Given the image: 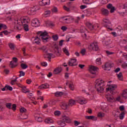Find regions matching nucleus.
Returning a JSON list of instances; mask_svg holds the SVG:
<instances>
[{
  "instance_id": "1",
  "label": "nucleus",
  "mask_w": 127,
  "mask_h": 127,
  "mask_svg": "<svg viewBox=\"0 0 127 127\" xmlns=\"http://www.w3.org/2000/svg\"><path fill=\"white\" fill-rule=\"evenodd\" d=\"M29 21H30V19L28 17H22L14 22V28L16 30H21V25L22 24L24 30L28 31L29 30V26H28Z\"/></svg>"
},
{
  "instance_id": "2",
  "label": "nucleus",
  "mask_w": 127,
  "mask_h": 127,
  "mask_svg": "<svg viewBox=\"0 0 127 127\" xmlns=\"http://www.w3.org/2000/svg\"><path fill=\"white\" fill-rule=\"evenodd\" d=\"M37 35L35 37L32 38L33 43L39 44L41 41L43 42H47L48 40V33L46 32L39 31L37 33Z\"/></svg>"
},
{
  "instance_id": "3",
  "label": "nucleus",
  "mask_w": 127,
  "mask_h": 127,
  "mask_svg": "<svg viewBox=\"0 0 127 127\" xmlns=\"http://www.w3.org/2000/svg\"><path fill=\"white\" fill-rule=\"evenodd\" d=\"M106 98L108 102H109V103H114V102H116V101H117L118 102H121V101H123V98H124V99H127V89L124 90L123 93L121 95V96H118L116 99L112 95L110 94H107L106 95Z\"/></svg>"
},
{
  "instance_id": "4",
  "label": "nucleus",
  "mask_w": 127,
  "mask_h": 127,
  "mask_svg": "<svg viewBox=\"0 0 127 127\" xmlns=\"http://www.w3.org/2000/svg\"><path fill=\"white\" fill-rule=\"evenodd\" d=\"M106 87V82L102 79H97L95 83V87L97 92L102 93Z\"/></svg>"
},
{
  "instance_id": "5",
  "label": "nucleus",
  "mask_w": 127,
  "mask_h": 127,
  "mask_svg": "<svg viewBox=\"0 0 127 127\" xmlns=\"http://www.w3.org/2000/svg\"><path fill=\"white\" fill-rule=\"evenodd\" d=\"M66 123H71V119L65 115L63 116L62 120L58 122V124L61 127H65Z\"/></svg>"
},
{
  "instance_id": "6",
  "label": "nucleus",
  "mask_w": 127,
  "mask_h": 127,
  "mask_svg": "<svg viewBox=\"0 0 127 127\" xmlns=\"http://www.w3.org/2000/svg\"><path fill=\"white\" fill-rule=\"evenodd\" d=\"M41 50H43L46 55L44 56V58H48L49 61L51 60L52 58H54V55L51 53H47V49H46V47L43 46L41 48Z\"/></svg>"
},
{
  "instance_id": "7",
  "label": "nucleus",
  "mask_w": 127,
  "mask_h": 127,
  "mask_svg": "<svg viewBox=\"0 0 127 127\" xmlns=\"http://www.w3.org/2000/svg\"><path fill=\"white\" fill-rule=\"evenodd\" d=\"M117 88V85L115 84H111L108 86V87L106 88V91L107 92H110L112 95H115L116 94V92H115V90Z\"/></svg>"
},
{
  "instance_id": "8",
  "label": "nucleus",
  "mask_w": 127,
  "mask_h": 127,
  "mask_svg": "<svg viewBox=\"0 0 127 127\" xmlns=\"http://www.w3.org/2000/svg\"><path fill=\"white\" fill-rule=\"evenodd\" d=\"M116 30L117 31V34L116 32H111L112 35H113L114 37H116L117 35H122L123 33V27L121 26H119L117 28H116Z\"/></svg>"
},
{
  "instance_id": "9",
  "label": "nucleus",
  "mask_w": 127,
  "mask_h": 127,
  "mask_svg": "<svg viewBox=\"0 0 127 127\" xmlns=\"http://www.w3.org/2000/svg\"><path fill=\"white\" fill-rule=\"evenodd\" d=\"M86 25L90 30H96V28H99V24H95V25L92 24L90 22H87Z\"/></svg>"
},
{
  "instance_id": "10",
  "label": "nucleus",
  "mask_w": 127,
  "mask_h": 127,
  "mask_svg": "<svg viewBox=\"0 0 127 127\" xmlns=\"http://www.w3.org/2000/svg\"><path fill=\"white\" fill-rule=\"evenodd\" d=\"M73 17L71 16H66L62 17V20L64 23L65 24H68V23H71V21L73 20Z\"/></svg>"
},
{
  "instance_id": "11",
  "label": "nucleus",
  "mask_w": 127,
  "mask_h": 127,
  "mask_svg": "<svg viewBox=\"0 0 127 127\" xmlns=\"http://www.w3.org/2000/svg\"><path fill=\"white\" fill-rule=\"evenodd\" d=\"M103 24L105 27H107V28L109 29V30H113L112 28H110V26H111V21H110V20L108 19H104L103 20Z\"/></svg>"
},
{
  "instance_id": "12",
  "label": "nucleus",
  "mask_w": 127,
  "mask_h": 127,
  "mask_svg": "<svg viewBox=\"0 0 127 127\" xmlns=\"http://www.w3.org/2000/svg\"><path fill=\"white\" fill-rule=\"evenodd\" d=\"M89 49L91 50H93V51H98L99 50V47L97 42H93L90 44L89 46Z\"/></svg>"
},
{
  "instance_id": "13",
  "label": "nucleus",
  "mask_w": 127,
  "mask_h": 127,
  "mask_svg": "<svg viewBox=\"0 0 127 127\" xmlns=\"http://www.w3.org/2000/svg\"><path fill=\"white\" fill-rule=\"evenodd\" d=\"M99 70V68H98L96 66L91 65L89 66V72L91 74H93V75H96V73H97V71Z\"/></svg>"
},
{
  "instance_id": "14",
  "label": "nucleus",
  "mask_w": 127,
  "mask_h": 127,
  "mask_svg": "<svg viewBox=\"0 0 127 127\" xmlns=\"http://www.w3.org/2000/svg\"><path fill=\"white\" fill-rule=\"evenodd\" d=\"M17 66V58H13L12 61L10 62V67L11 68H14Z\"/></svg>"
},
{
  "instance_id": "15",
  "label": "nucleus",
  "mask_w": 127,
  "mask_h": 127,
  "mask_svg": "<svg viewBox=\"0 0 127 127\" xmlns=\"http://www.w3.org/2000/svg\"><path fill=\"white\" fill-rule=\"evenodd\" d=\"M76 101L79 103L80 105H84V104H87V100L83 97H78L76 99Z\"/></svg>"
},
{
  "instance_id": "16",
  "label": "nucleus",
  "mask_w": 127,
  "mask_h": 127,
  "mask_svg": "<svg viewBox=\"0 0 127 127\" xmlns=\"http://www.w3.org/2000/svg\"><path fill=\"white\" fill-rule=\"evenodd\" d=\"M5 106L7 109H9L10 110L12 109L13 111L16 110V105L15 104H11V103H6Z\"/></svg>"
},
{
  "instance_id": "17",
  "label": "nucleus",
  "mask_w": 127,
  "mask_h": 127,
  "mask_svg": "<svg viewBox=\"0 0 127 127\" xmlns=\"http://www.w3.org/2000/svg\"><path fill=\"white\" fill-rule=\"evenodd\" d=\"M39 9V7L37 6H33V7L29 9L28 14H31L33 13V12H35L36 10H38Z\"/></svg>"
},
{
  "instance_id": "18",
  "label": "nucleus",
  "mask_w": 127,
  "mask_h": 127,
  "mask_svg": "<svg viewBox=\"0 0 127 127\" xmlns=\"http://www.w3.org/2000/svg\"><path fill=\"white\" fill-rule=\"evenodd\" d=\"M40 25V22L37 19H34L32 21V26L35 27H38Z\"/></svg>"
},
{
  "instance_id": "19",
  "label": "nucleus",
  "mask_w": 127,
  "mask_h": 127,
  "mask_svg": "<svg viewBox=\"0 0 127 127\" xmlns=\"http://www.w3.org/2000/svg\"><path fill=\"white\" fill-rule=\"evenodd\" d=\"M40 5L44 6V5H49L50 4V0H42L39 2Z\"/></svg>"
},
{
  "instance_id": "20",
  "label": "nucleus",
  "mask_w": 127,
  "mask_h": 127,
  "mask_svg": "<svg viewBox=\"0 0 127 127\" xmlns=\"http://www.w3.org/2000/svg\"><path fill=\"white\" fill-rule=\"evenodd\" d=\"M77 60L76 59H71L67 63L68 66H76L77 65Z\"/></svg>"
},
{
  "instance_id": "21",
  "label": "nucleus",
  "mask_w": 127,
  "mask_h": 127,
  "mask_svg": "<svg viewBox=\"0 0 127 127\" xmlns=\"http://www.w3.org/2000/svg\"><path fill=\"white\" fill-rule=\"evenodd\" d=\"M112 67V64L109 63H106L105 65L102 66V68L104 70H107V71H110L111 70V67Z\"/></svg>"
},
{
  "instance_id": "22",
  "label": "nucleus",
  "mask_w": 127,
  "mask_h": 127,
  "mask_svg": "<svg viewBox=\"0 0 127 127\" xmlns=\"http://www.w3.org/2000/svg\"><path fill=\"white\" fill-rule=\"evenodd\" d=\"M18 86H19V87H20V88H21L22 92H23V93H26L29 92V90H28V89L26 88V86L22 85L20 84H18Z\"/></svg>"
},
{
  "instance_id": "23",
  "label": "nucleus",
  "mask_w": 127,
  "mask_h": 127,
  "mask_svg": "<svg viewBox=\"0 0 127 127\" xmlns=\"http://www.w3.org/2000/svg\"><path fill=\"white\" fill-rule=\"evenodd\" d=\"M100 109L104 111V112H108V110H109V108H108L107 104L105 103V104H102L100 106Z\"/></svg>"
},
{
  "instance_id": "24",
  "label": "nucleus",
  "mask_w": 127,
  "mask_h": 127,
  "mask_svg": "<svg viewBox=\"0 0 127 127\" xmlns=\"http://www.w3.org/2000/svg\"><path fill=\"white\" fill-rule=\"evenodd\" d=\"M1 89L3 92H4V91H7V90H9V91H12V88L8 85H6L4 87L1 88Z\"/></svg>"
},
{
  "instance_id": "25",
  "label": "nucleus",
  "mask_w": 127,
  "mask_h": 127,
  "mask_svg": "<svg viewBox=\"0 0 127 127\" xmlns=\"http://www.w3.org/2000/svg\"><path fill=\"white\" fill-rule=\"evenodd\" d=\"M55 51V53L57 56H60L61 55V49L58 48V47H56Z\"/></svg>"
},
{
  "instance_id": "26",
  "label": "nucleus",
  "mask_w": 127,
  "mask_h": 127,
  "mask_svg": "<svg viewBox=\"0 0 127 127\" xmlns=\"http://www.w3.org/2000/svg\"><path fill=\"white\" fill-rule=\"evenodd\" d=\"M60 106L62 109H63V110H67V109H68V107H69V105H68L67 103L64 102H62L60 104Z\"/></svg>"
},
{
  "instance_id": "27",
  "label": "nucleus",
  "mask_w": 127,
  "mask_h": 127,
  "mask_svg": "<svg viewBox=\"0 0 127 127\" xmlns=\"http://www.w3.org/2000/svg\"><path fill=\"white\" fill-rule=\"evenodd\" d=\"M107 8L110 9V12H111V13H113V12L116 10V8H115V7L113 6L112 4H108L107 5Z\"/></svg>"
},
{
  "instance_id": "28",
  "label": "nucleus",
  "mask_w": 127,
  "mask_h": 127,
  "mask_svg": "<svg viewBox=\"0 0 127 127\" xmlns=\"http://www.w3.org/2000/svg\"><path fill=\"white\" fill-rule=\"evenodd\" d=\"M86 120H92V121H97L98 117L94 116H85Z\"/></svg>"
},
{
  "instance_id": "29",
  "label": "nucleus",
  "mask_w": 127,
  "mask_h": 127,
  "mask_svg": "<svg viewBox=\"0 0 127 127\" xmlns=\"http://www.w3.org/2000/svg\"><path fill=\"white\" fill-rule=\"evenodd\" d=\"M45 122L46 124H49V125H50L51 124H53L54 121H53V120L52 119H51L50 118H48L45 119Z\"/></svg>"
},
{
  "instance_id": "30",
  "label": "nucleus",
  "mask_w": 127,
  "mask_h": 127,
  "mask_svg": "<svg viewBox=\"0 0 127 127\" xmlns=\"http://www.w3.org/2000/svg\"><path fill=\"white\" fill-rule=\"evenodd\" d=\"M39 88L40 89H48V88H49V84L48 83H45L40 85Z\"/></svg>"
},
{
  "instance_id": "31",
  "label": "nucleus",
  "mask_w": 127,
  "mask_h": 127,
  "mask_svg": "<svg viewBox=\"0 0 127 127\" xmlns=\"http://www.w3.org/2000/svg\"><path fill=\"white\" fill-rule=\"evenodd\" d=\"M62 71V67H58L56 69L54 70V73L55 74H58L60 73Z\"/></svg>"
},
{
  "instance_id": "32",
  "label": "nucleus",
  "mask_w": 127,
  "mask_h": 127,
  "mask_svg": "<svg viewBox=\"0 0 127 127\" xmlns=\"http://www.w3.org/2000/svg\"><path fill=\"white\" fill-rule=\"evenodd\" d=\"M75 101L73 100H70L69 101L68 104H67L68 105V107H71L73 106V105H75Z\"/></svg>"
},
{
  "instance_id": "33",
  "label": "nucleus",
  "mask_w": 127,
  "mask_h": 127,
  "mask_svg": "<svg viewBox=\"0 0 127 127\" xmlns=\"http://www.w3.org/2000/svg\"><path fill=\"white\" fill-rule=\"evenodd\" d=\"M102 12L104 15H108V14H109V11H108L107 9H102Z\"/></svg>"
},
{
  "instance_id": "34",
  "label": "nucleus",
  "mask_w": 127,
  "mask_h": 127,
  "mask_svg": "<svg viewBox=\"0 0 127 127\" xmlns=\"http://www.w3.org/2000/svg\"><path fill=\"white\" fill-rule=\"evenodd\" d=\"M6 28H7V27L5 24L0 23V30H1L2 29H6Z\"/></svg>"
},
{
  "instance_id": "35",
  "label": "nucleus",
  "mask_w": 127,
  "mask_h": 127,
  "mask_svg": "<svg viewBox=\"0 0 127 127\" xmlns=\"http://www.w3.org/2000/svg\"><path fill=\"white\" fill-rule=\"evenodd\" d=\"M117 77L119 80L123 81V73L122 72H120L119 74H117Z\"/></svg>"
},
{
  "instance_id": "36",
  "label": "nucleus",
  "mask_w": 127,
  "mask_h": 127,
  "mask_svg": "<svg viewBox=\"0 0 127 127\" xmlns=\"http://www.w3.org/2000/svg\"><path fill=\"white\" fill-rule=\"evenodd\" d=\"M62 95H63V92H62L57 91L55 93V95L56 96V97H61Z\"/></svg>"
},
{
  "instance_id": "37",
  "label": "nucleus",
  "mask_w": 127,
  "mask_h": 127,
  "mask_svg": "<svg viewBox=\"0 0 127 127\" xmlns=\"http://www.w3.org/2000/svg\"><path fill=\"white\" fill-rule=\"evenodd\" d=\"M96 63L97 65H101L102 64V61L101 60V58H97L96 60Z\"/></svg>"
},
{
  "instance_id": "38",
  "label": "nucleus",
  "mask_w": 127,
  "mask_h": 127,
  "mask_svg": "<svg viewBox=\"0 0 127 127\" xmlns=\"http://www.w3.org/2000/svg\"><path fill=\"white\" fill-rule=\"evenodd\" d=\"M36 121L38 122V123H41V122L43 121V119H42V117L37 116L36 117Z\"/></svg>"
},
{
  "instance_id": "39",
  "label": "nucleus",
  "mask_w": 127,
  "mask_h": 127,
  "mask_svg": "<svg viewBox=\"0 0 127 127\" xmlns=\"http://www.w3.org/2000/svg\"><path fill=\"white\" fill-rule=\"evenodd\" d=\"M58 12V9L57 8V7H53L52 8V12H53V13H57Z\"/></svg>"
},
{
  "instance_id": "40",
  "label": "nucleus",
  "mask_w": 127,
  "mask_h": 127,
  "mask_svg": "<svg viewBox=\"0 0 127 127\" xmlns=\"http://www.w3.org/2000/svg\"><path fill=\"white\" fill-rule=\"evenodd\" d=\"M124 118H125V112H122L119 115V118H120V120H124Z\"/></svg>"
},
{
  "instance_id": "41",
  "label": "nucleus",
  "mask_w": 127,
  "mask_h": 127,
  "mask_svg": "<svg viewBox=\"0 0 127 127\" xmlns=\"http://www.w3.org/2000/svg\"><path fill=\"white\" fill-rule=\"evenodd\" d=\"M63 51H64V53H65L66 55L69 56V52L68 51V50L66 48H63Z\"/></svg>"
},
{
  "instance_id": "42",
  "label": "nucleus",
  "mask_w": 127,
  "mask_h": 127,
  "mask_svg": "<svg viewBox=\"0 0 127 127\" xmlns=\"http://www.w3.org/2000/svg\"><path fill=\"white\" fill-rule=\"evenodd\" d=\"M8 45H9V47H10L11 50H14V48H15L14 44L10 43L8 44Z\"/></svg>"
},
{
  "instance_id": "43",
  "label": "nucleus",
  "mask_w": 127,
  "mask_h": 127,
  "mask_svg": "<svg viewBox=\"0 0 127 127\" xmlns=\"http://www.w3.org/2000/svg\"><path fill=\"white\" fill-rule=\"evenodd\" d=\"M85 31H87V29L85 27L82 26L80 27V32L83 33L85 32Z\"/></svg>"
},
{
  "instance_id": "44",
  "label": "nucleus",
  "mask_w": 127,
  "mask_h": 127,
  "mask_svg": "<svg viewBox=\"0 0 127 127\" xmlns=\"http://www.w3.org/2000/svg\"><path fill=\"white\" fill-rule=\"evenodd\" d=\"M51 13V11L48 10V11H46L44 12V15L45 17H47V16H49V14H50Z\"/></svg>"
},
{
  "instance_id": "45",
  "label": "nucleus",
  "mask_w": 127,
  "mask_h": 127,
  "mask_svg": "<svg viewBox=\"0 0 127 127\" xmlns=\"http://www.w3.org/2000/svg\"><path fill=\"white\" fill-rule=\"evenodd\" d=\"M69 89H70V90H71V91H74V84H73V83H70L69 84Z\"/></svg>"
},
{
  "instance_id": "46",
  "label": "nucleus",
  "mask_w": 127,
  "mask_h": 127,
  "mask_svg": "<svg viewBox=\"0 0 127 127\" xmlns=\"http://www.w3.org/2000/svg\"><path fill=\"white\" fill-rule=\"evenodd\" d=\"M98 117L99 118H103L105 117V114L102 113V112H99L98 114Z\"/></svg>"
},
{
  "instance_id": "47",
  "label": "nucleus",
  "mask_w": 127,
  "mask_h": 127,
  "mask_svg": "<svg viewBox=\"0 0 127 127\" xmlns=\"http://www.w3.org/2000/svg\"><path fill=\"white\" fill-rule=\"evenodd\" d=\"M21 67L22 69H26V68H28V66L24 64H21Z\"/></svg>"
},
{
  "instance_id": "48",
  "label": "nucleus",
  "mask_w": 127,
  "mask_h": 127,
  "mask_svg": "<svg viewBox=\"0 0 127 127\" xmlns=\"http://www.w3.org/2000/svg\"><path fill=\"white\" fill-rule=\"evenodd\" d=\"M53 39L55 41H56V40H58V35H53Z\"/></svg>"
},
{
  "instance_id": "49",
  "label": "nucleus",
  "mask_w": 127,
  "mask_h": 127,
  "mask_svg": "<svg viewBox=\"0 0 127 127\" xmlns=\"http://www.w3.org/2000/svg\"><path fill=\"white\" fill-rule=\"evenodd\" d=\"M27 111V110H26V109L23 107H22L20 109V112L21 113H26V112Z\"/></svg>"
},
{
  "instance_id": "50",
  "label": "nucleus",
  "mask_w": 127,
  "mask_h": 127,
  "mask_svg": "<svg viewBox=\"0 0 127 127\" xmlns=\"http://www.w3.org/2000/svg\"><path fill=\"white\" fill-rule=\"evenodd\" d=\"M18 79V77H16V79L12 80L11 81V85H15V83H16V81Z\"/></svg>"
},
{
  "instance_id": "51",
  "label": "nucleus",
  "mask_w": 127,
  "mask_h": 127,
  "mask_svg": "<svg viewBox=\"0 0 127 127\" xmlns=\"http://www.w3.org/2000/svg\"><path fill=\"white\" fill-rule=\"evenodd\" d=\"M80 53L83 56H84V55H85V54H86V49H83L81 50Z\"/></svg>"
},
{
  "instance_id": "52",
  "label": "nucleus",
  "mask_w": 127,
  "mask_h": 127,
  "mask_svg": "<svg viewBox=\"0 0 127 127\" xmlns=\"http://www.w3.org/2000/svg\"><path fill=\"white\" fill-rule=\"evenodd\" d=\"M55 116H60L61 112L59 111H56L54 113Z\"/></svg>"
},
{
  "instance_id": "53",
  "label": "nucleus",
  "mask_w": 127,
  "mask_h": 127,
  "mask_svg": "<svg viewBox=\"0 0 127 127\" xmlns=\"http://www.w3.org/2000/svg\"><path fill=\"white\" fill-rule=\"evenodd\" d=\"M46 24L47 26H53V24L50 23L49 21L46 22Z\"/></svg>"
},
{
  "instance_id": "54",
  "label": "nucleus",
  "mask_w": 127,
  "mask_h": 127,
  "mask_svg": "<svg viewBox=\"0 0 127 127\" xmlns=\"http://www.w3.org/2000/svg\"><path fill=\"white\" fill-rule=\"evenodd\" d=\"M83 2L84 3H86V4H91V3H90V0H83Z\"/></svg>"
},
{
  "instance_id": "55",
  "label": "nucleus",
  "mask_w": 127,
  "mask_h": 127,
  "mask_svg": "<svg viewBox=\"0 0 127 127\" xmlns=\"http://www.w3.org/2000/svg\"><path fill=\"white\" fill-rule=\"evenodd\" d=\"M61 29L63 31H66V30L68 29V28L66 26H62Z\"/></svg>"
},
{
  "instance_id": "56",
  "label": "nucleus",
  "mask_w": 127,
  "mask_h": 127,
  "mask_svg": "<svg viewBox=\"0 0 127 127\" xmlns=\"http://www.w3.org/2000/svg\"><path fill=\"white\" fill-rule=\"evenodd\" d=\"M119 110H120L121 111L125 110V106L124 105H122L119 107Z\"/></svg>"
},
{
  "instance_id": "57",
  "label": "nucleus",
  "mask_w": 127,
  "mask_h": 127,
  "mask_svg": "<svg viewBox=\"0 0 127 127\" xmlns=\"http://www.w3.org/2000/svg\"><path fill=\"white\" fill-rule=\"evenodd\" d=\"M23 54L24 55V56H26V53H25V51H26V50L25 49V48H23L22 49Z\"/></svg>"
},
{
  "instance_id": "58",
  "label": "nucleus",
  "mask_w": 127,
  "mask_h": 127,
  "mask_svg": "<svg viewBox=\"0 0 127 127\" xmlns=\"http://www.w3.org/2000/svg\"><path fill=\"white\" fill-rule=\"evenodd\" d=\"M74 126H75V127H77V126H79V125H80V122H79L77 121H74Z\"/></svg>"
},
{
  "instance_id": "59",
  "label": "nucleus",
  "mask_w": 127,
  "mask_h": 127,
  "mask_svg": "<svg viewBox=\"0 0 127 127\" xmlns=\"http://www.w3.org/2000/svg\"><path fill=\"white\" fill-rule=\"evenodd\" d=\"M19 73H20V74L19 75V77H21L25 75V73H24V72L23 71H20Z\"/></svg>"
},
{
  "instance_id": "60",
  "label": "nucleus",
  "mask_w": 127,
  "mask_h": 127,
  "mask_svg": "<svg viewBox=\"0 0 127 127\" xmlns=\"http://www.w3.org/2000/svg\"><path fill=\"white\" fill-rule=\"evenodd\" d=\"M86 112H87V113H88V114H92V109H91L90 108L87 109L86 110Z\"/></svg>"
},
{
  "instance_id": "61",
  "label": "nucleus",
  "mask_w": 127,
  "mask_h": 127,
  "mask_svg": "<svg viewBox=\"0 0 127 127\" xmlns=\"http://www.w3.org/2000/svg\"><path fill=\"white\" fill-rule=\"evenodd\" d=\"M42 66H43L44 67H46L48 64L46 62H43L41 63Z\"/></svg>"
},
{
  "instance_id": "62",
  "label": "nucleus",
  "mask_w": 127,
  "mask_h": 127,
  "mask_svg": "<svg viewBox=\"0 0 127 127\" xmlns=\"http://www.w3.org/2000/svg\"><path fill=\"white\" fill-rule=\"evenodd\" d=\"M85 8H87V5H81L80 6L81 9H85Z\"/></svg>"
},
{
  "instance_id": "63",
  "label": "nucleus",
  "mask_w": 127,
  "mask_h": 127,
  "mask_svg": "<svg viewBox=\"0 0 127 127\" xmlns=\"http://www.w3.org/2000/svg\"><path fill=\"white\" fill-rule=\"evenodd\" d=\"M64 10H66V11H70V8H68L66 6H64Z\"/></svg>"
},
{
  "instance_id": "64",
  "label": "nucleus",
  "mask_w": 127,
  "mask_h": 127,
  "mask_svg": "<svg viewBox=\"0 0 127 127\" xmlns=\"http://www.w3.org/2000/svg\"><path fill=\"white\" fill-rule=\"evenodd\" d=\"M106 53H107V55H112L114 54V53L107 51H106Z\"/></svg>"
}]
</instances>
